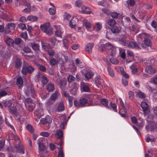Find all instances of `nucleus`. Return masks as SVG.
Instances as JSON below:
<instances>
[{"instance_id": "16", "label": "nucleus", "mask_w": 157, "mask_h": 157, "mask_svg": "<svg viewBox=\"0 0 157 157\" xmlns=\"http://www.w3.org/2000/svg\"><path fill=\"white\" fill-rule=\"evenodd\" d=\"M46 89L49 92H53L55 90V86L53 84L49 83L47 86Z\"/></svg>"}, {"instance_id": "20", "label": "nucleus", "mask_w": 157, "mask_h": 157, "mask_svg": "<svg viewBox=\"0 0 157 157\" xmlns=\"http://www.w3.org/2000/svg\"><path fill=\"white\" fill-rule=\"evenodd\" d=\"M100 102L102 105L106 108L109 109V107L108 106L109 101L106 98H102L100 100Z\"/></svg>"}, {"instance_id": "2", "label": "nucleus", "mask_w": 157, "mask_h": 157, "mask_svg": "<svg viewBox=\"0 0 157 157\" xmlns=\"http://www.w3.org/2000/svg\"><path fill=\"white\" fill-rule=\"evenodd\" d=\"M119 41L122 44L129 48H134L136 49H138L140 48L139 44L134 42H129L124 38H121L119 40Z\"/></svg>"}, {"instance_id": "56", "label": "nucleus", "mask_w": 157, "mask_h": 157, "mask_svg": "<svg viewBox=\"0 0 157 157\" xmlns=\"http://www.w3.org/2000/svg\"><path fill=\"white\" fill-rule=\"evenodd\" d=\"M83 4L81 0H77L75 2V5L77 7L81 6Z\"/></svg>"}, {"instance_id": "55", "label": "nucleus", "mask_w": 157, "mask_h": 157, "mask_svg": "<svg viewBox=\"0 0 157 157\" xmlns=\"http://www.w3.org/2000/svg\"><path fill=\"white\" fill-rule=\"evenodd\" d=\"M106 36V38L108 39H110L113 38V35L110 31H107Z\"/></svg>"}, {"instance_id": "35", "label": "nucleus", "mask_w": 157, "mask_h": 157, "mask_svg": "<svg viewBox=\"0 0 157 157\" xmlns=\"http://www.w3.org/2000/svg\"><path fill=\"white\" fill-rule=\"evenodd\" d=\"M126 2L128 5V7L129 6L132 7L134 6L135 3V0H128L126 1Z\"/></svg>"}, {"instance_id": "41", "label": "nucleus", "mask_w": 157, "mask_h": 157, "mask_svg": "<svg viewBox=\"0 0 157 157\" xmlns=\"http://www.w3.org/2000/svg\"><path fill=\"white\" fill-rule=\"evenodd\" d=\"M5 121L6 124L10 128L11 130H12L13 132H15V130L14 126L13 125H11L9 122L7 121V120L6 119H5Z\"/></svg>"}, {"instance_id": "15", "label": "nucleus", "mask_w": 157, "mask_h": 157, "mask_svg": "<svg viewBox=\"0 0 157 157\" xmlns=\"http://www.w3.org/2000/svg\"><path fill=\"white\" fill-rule=\"evenodd\" d=\"M82 13L86 14H89L91 13L90 9L88 7L84 6L82 7Z\"/></svg>"}, {"instance_id": "14", "label": "nucleus", "mask_w": 157, "mask_h": 157, "mask_svg": "<svg viewBox=\"0 0 157 157\" xmlns=\"http://www.w3.org/2000/svg\"><path fill=\"white\" fill-rule=\"evenodd\" d=\"M43 138H40L37 140V143L38 144L39 150V151H44L45 149V147L43 144L41 143L40 142L42 141Z\"/></svg>"}, {"instance_id": "39", "label": "nucleus", "mask_w": 157, "mask_h": 157, "mask_svg": "<svg viewBox=\"0 0 157 157\" xmlns=\"http://www.w3.org/2000/svg\"><path fill=\"white\" fill-rule=\"evenodd\" d=\"M9 27L11 30H13L15 29V25L14 23H9L6 25V28Z\"/></svg>"}, {"instance_id": "9", "label": "nucleus", "mask_w": 157, "mask_h": 157, "mask_svg": "<svg viewBox=\"0 0 157 157\" xmlns=\"http://www.w3.org/2000/svg\"><path fill=\"white\" fill-rule=\"evenodd\" d=\"M151 45V43L150 39L148 38H145L143 43L141 44L142 47L144 48L147 47H150Z\"/></svg>"}, {"instance_id": "57", "label": "nucleus", "mask_w": 157, "mask_h": 157, "mask_svg": "<svg viewBox=\"0 0 157 157\" xmlns=\"http://www.w3.org/2000/svg\"><path fill=\"white\" fill-rule=\"evenodd\" d=\"M122 109L124 111V113H122L121 112H119V114L122 117L124 118H126L127 117V116L126 115V111L125 110V109Z\"/></svg>"}, {"instance_id": "46", "label": "nucleus", "mask_w": 157, "mask_h": 157, "mask_svg": "<svg viewBox=\"0 0 157 157\" xmlns=\"http://www.w3.org/2000/svg\"><path fill=\"white\" fill-rule=\"evenodd\" d=\"M109 105L112 108L113 110L114 111L117 112V105L115 103H112L110 102L109 103Z\"/></svg>"}, {"instance_id": "12", "label": "nucleus", "mask_w": 157, "mask_h": 157, "mask_svg": "<svg viewBox=\"0 0 157 157\" xmlns=\"http://www.w3.org/2000/svg\"><path fill=\"white\" fill-rule=\"evenodd\" d=\"M60 95L59 91L56 90L52 94L50 98L51 101H55L57 98Z\"/></svg>"}, {"instance_id": "33", "label": "nucleus", "mask_w": 157, "mask_h": 157, "mask_svg": "<svg viewBox=\"0 0 157 157\" xmlns=\"http://www.w3.org/2000/svg\"><path fill=\"white\" fill-rule=\"evenodd\" d=\"M150 82L155 85H157V75L151 78Z\"/></svg>"}, {"instance_id": "30", "label": "nucleus", "mask_w": 157, "mask_h": 157, "mask_svg": "<svg viewBox=\"0 0 157 157\" xmlns=\"http://www.w3.org/2000/svg\"><path fill=\"white\" fill-rule=\"evenodd\" d=\"M107 71L109 75L111 77H113L114 76V73L113 70L111 67H109L107 68Z\"/></svg>"}, {"instance_id": "8", "label": "nucleus", "mask_w": 157, "mask_h": 157, "mask_svg": "<svg viewBox=\"0 0 157 157\" xmlns=\"http://www.w3.org/2000/svg\"><path fill=\"white\" fill-rule=\"evenodd\" d=\"M94 46V44L92 42H90L87 43L85 46V50L88 53H91L92 49Z\"/></svg>"}, {"instance_id": "60", "label": "nucleus", "mask_w": 157, "mask_h": 157, "mask_svg": "<svg viewBox=\"0 0 157 157\" xmlns=\"http://www.w3.org/2000/svg\"><path fill=\"white\" fill-rule=\"evenodd\" d=\"M18 26L19 28L23 30H25L26 29V27L24 23H20L19 24Z\"/></svg>"}, {"instance_id": "6", "label": "nucleus", "mask_w": 157, "mask_h": 157, "mask_svg": "<svg viewBox=\"0 0 157 157\" xmlns=\"http://www.w3.org/2000/svg\"><path fill=\"white\" fill-rule=\"evenodd\" d=\"M14 148L17 152L22 154L25 153V148L21 143L16 144L14 146Z\"/></svg>"}, {"instance_id": "38", "label": "nucleus", "mask_w": 157, "mask_h": 157, "mask_svg": "<svg viewBox=\"0 0 157 157\" xmlns=\"http://www.w3.org/2000/svg\"><path fill=\"white\" fill-rule=\"evenodd\" d=\"M48 81V80L46 76H42V77H41V82L43 85L46 84Z\"/></svg>"}, {"instance_id": "52", "label": "nucleus", "mask_w": 157, "mask_h": 157, "mask_svg": "<svg viewBox=\"0 0 157 157\" xmlns=\"http://www.w3.org/2000/svg\"><path fill=\"white\" fill-rule=\"evenodd\" d=\"M137 95L139 98H145V94L141 91H139L137 93Z\"/></svg>"}, {"instance_id": "61", "label": "nucleus", "mask_w": 157, "mask_h": 157, "mask_svg": "<svg viewBox=\"0 0 157 157\" xmlns=\"http://www.w3.org/2000/svg\"><path fill=\"white\" fill-rule=\"evenodd\" d=\"M4 105L5 107L9 108L11 106L12 104L10 101H6L4 102Z\"/></svg>"}, {"instance_id": "5", "label": "nucleus", "mask_w": 157, "mask_h": 157, "mask_svg": "<svg viewBox=\"0 0 157 157\" xmlns=\"http://www.w3.org/2000/svg\"><path fill=\"white\" fill-rule=\"evenodd\" d=\"M106 51L109 52L110 55L112 56H115L116 55V48L109 42L106 43Z\"/></svg>"}, {"instance_id": "34", "label": "nucleus", "mask_w": 157, "mask_h": 157, "mask_svg": "<svg viewBox=\"0 0 157 157\" xmlns=\"http://www.w3.org/2000/svg\"><path fill=\"white\" fill-rule=\"evenodd\" d=\"M32 47L33 50L35 51H39L40 45L39 44L34 43L32 45Z\"/></svg>"}, {"instance_id": "63", "label": "nucleus", "mask_w": 157, "mask_h": 157, "mask_svg": "<svg viewBox=\"0 0 157 157\" xmlns=\"http://www.w3.org/2000/svg\"><path fill=\"white\" fill-rule=\"evenodd\" d=\"M82 90L84 92H89L90 89L89 87L88 86L84 85L82 87Z\"/></svg>"}, {"instance_id": "7", "label": "nucleus", "mask_w": 157, "mask_h": 157, "mask_svg": "<svg viewBox=\"0 0 157 157\" xmlns=\"http://www.w3.org/2000/svg\"><path fill=\"white\" fill-rule=\"evenodd\" d=\"M95 83L96 86L101 88L104 85V80L99 77H96L95 78Z\"/></svg>"}, {"instance_id": "17", "label": "nucleus", "mask_w": 157, "mask_h": 157, "mask_svg": "<svg viewBox=\"0 0 157 157\" xmlns=\"http://www.w3.org/2000/svg\"><path fill=\"white\" fill-rule=\"evenodd\" d=\"M111 30L113 33H119L121 31V29L119 27L114 25L111 27Z\"/></svg>"}, {"instance_id": "10", "label": "nucleus", "mask_w": 157, "mask_h": 157, "mask_svg": "<svg viewBox=\"0 0 157 157\" xmlns=\"http://www.w3.org/2000/svg\"><path fill=\"white\" fill-rule=\"evenodd\" d=\"M52 118L49 116H46L44 118H42L40 120L41 122L43 124H50L52 122Z\"/></svg>"}, {"instance_id": "22", "label": "nucleus", "mask_w": 157, "mask_h": 157, "mask_svg": "<svg viewBox=\"0 0 157 157\" xmlns=\"http://www.w3.org/2000/svg\"><path fill=\"white\" fill-rule=\"evenodd\" d=\"M76 18L75 17H73L69 21V25L71 28L75 27L76 25L75 20Z\"/></svg>"}, {"instance_id": "50", "label": "nucleus", "mask_w": 157, "mask_h": 157, "mask_svg": "<svg viewBox=\"0 0 157 157\" xmlns=\"http://www.w3.org/2000/svg\"><path fill=\"white\" fill-rule=\"evenodd\" d=\"M128 98L131 100H132L134 98V94L133 92L130 91L128 93Z\"/></svg>"}, {"instance_id": "40", "label": "nucleus", "mask_w": 157, "mask_h": 157, "mask_svg": "<svg viewBox=\"0 0 157 157\" xmlns=\"http://www.w3.org/2000/svg\"><path fill=\"white\" fill-rule=\"evenodd\" d=\"M26 128L30 133H33L34 131V129L30 124H28L26 126Z\"/></svg>"}, {"instance_id": "62", "label": "nucleus", "mask_w": 157, "mask_h": 157, "mask_svg": "<svg viewBox=\"0 0 157 157\" xmlns=\"http://www.w3.org/2000/svg\"><path fill=\"white\" fill-rule=\"evenodd\" d=\"M132 122L134 124H136L137 123L138 120L135 117H132L131 118Z\"/></svg>"}, {"instance_id": "23", "label": "nucleus", "mask_w": 157, "mask_h": 157, "mask_svg": "<svg viewBox=\"0 0 157 157\" xmlns=\"http://www.w3.org/2000/svg\"><path fill=\"white\" fill-rule=\"evenodd\" d=\"M141 106L144 112L147 110L149 107V106L147 103L145 101H143L141 102Z\"/></svg>"}, {"instance_id": "58", "label": "nucleus", "mask_w": 157, "mask_h": 157, "mask_svg": "<svg viewBox=\"0 0 157 157\" xmlns=\"http://www.w3.org/2000/svg\"><path fill=\"white\" fill-rule=\"evenodd\" d=\"M83 24L86 28H90L91 27V25L90 23L87 21V20L84 21Z\"/></svg>"}, {"instance_id": "53", "label": "nucleus", "mask_w": 157, "mask_h": 157, "mask_svg": "<svg viewBox=\"0 0 157 157\" xmlns=\"http://www.w3.org/2000/svg\"><path fill=\"white\" fill-rule=\"evenodd\" d=\"M62 33V32L61 31V30L60 29L59 30H57L56 31L55 35L56 36L61 38Z\"/></svg>"}, {"instance_id": "4", "label": "nucleus", "mask_w": 157, "mask_h": 157, "mask_svg": "<svg viewBox=\"0 0 157 157\" xmlns=\"http://www.w3.org/2000/svg\"><path fill=\"white\" fill-rule=\"evenodd\" d=\"M41 29L44 33H46L48 35H51L52 32V31L50 28V24L49 23H45L40 26Z\"/></svg>"}, {"instance_id": "37", "label": "nucleus", "mask_w": 157, "mask_h": 157, "mask_svg": "<svg viewBox=\"0 0 157 157\" xmlns=\"http://www.w3.org/2000/svg\"><path fill=\"white\" fill-rule=\"evenodd\" d=\"M27 18L28 20L33 21H36L38 19V18L37 17L33 15L28 16Z\"/></svg>"}, {"instance_id": "27", "label": "nucleus", "mask_w": 157, "mask_h": 157, "mask_svg": "<svg viewBox=\"0 0 157 157\" xmlns=\"http://www.w3.org/2000/svg\"><path fill=\"white\" fill-rule=\"evenodd\" d=\"M63 47L67 49L69 47V42L67 38H64L63 39Z\"/></svg>"}, {"instance_id": "59", "label": "nucleus", "mask_w": 157, "mask_h": 157, "mask_svg": "<svg viewBox=\"0 0 157 157\" xmlns=\"http://www.w3.org/2000/svg\"><path fill=\"white\" fill-rule=\"evenodd\" d=\"M11 112L12 114L15 115L16 116H17L18 113L17 112V109L16 107L13 108V109H11Z\"/></svg>"}, {"instance_id": "1", "label": "nucleus", "mask_w": 157, "mask_h": 157, "mask_svg": "<svg viewBox=\"0 0 157 157\" xmlns=\"http://www.w3.org/2000/svg\"><path fill=\"white\" fill-rule=\"evenodd\" d=\"M92 95L86 94L81 97L78 102L76 100L74 101V104L76 107H83L87 106H92L91 102L93 101Z\"/></svg>"}, {"instance_id": "25", "label": "nucleus", "mask_w": 157, "mask_h": 157, "mask_svg": "<svg viewBox=\"0 0 157 157\" xmlns=\"http://www.w3.org/2000/svg\"><path fill=\"white\" fill-rule=\"evenodd\" d=\"M65 109L64 104L63 102H60L58 105L57 109V110L58 112H60L63 111Z\"/></svg>"}, {"instance_id": "28", "label": "nucleus", "mask_w": 157, "mask_h": 157, "mask_svg": "<svg viewBox=\"0 0 157 157\" xmlns=\"http://www.w3.org/2000/svg\"><path fill=\"white\" fill-rule=\"evenodd\" d=\"M94 74L92 72L87 71L85 74V77L86 79L89 80L93 76Z\"/></svg>"}, {"instance_id": "54", "label": "nucleus", "mask_w": 157, "mask_h": 157, "mask_svg": "<svg viewBox=\"0 0 157 157\" xmlns=\"http://www.w3.org/2000/svg\"><path fill=\"white\" fill-rule=\"evenodd\" d=\"M48 12L51 15H52L54 14L56 12L55 7H54L53 8H50L49 9Z\"/></svg>"}, {"instance_id": "42", "label": "nucleus", "mask_w": 157, "mask_h": 157, "mask_svg": "<svg viewBox=\"0 0 157 157\" xmlns=\"http://www.w3.org/2000/svg\"><path fill=\"white\" fill-rule=\"evenodd\" d=\"M98 50L101 52L106 51V43L105 44H101L99 47Z\"/></svg>"}, {"instance_id": "11", "label": "nucleus", "mask_w": 157, "mask_h": 157, "mask_svg": "<svg viewBox=\"0 0 157 157\" xmlns=\"http://www.w3.org/2000/svg\"><path fill=\"white\" fill-rule=\"evenodd\" d=\"M145 71L147 73L151 75L155 74L156 71L155 68L149 66L146 67Z\"/></svg>"}, {"instance_id": "31", "label": "nucleus", "mask_w": 157, "mask_h": 157, "mask_svg": "<svg viewBox=\"0 0 157 157\" xmlns=\"http://www.w3.org/2000/svg\"><path fill=\"white\" fill-rule=\"evenodd\" d=\"M24 103L26 107H27L28 105H29L33 103L32 100L30 98H27L25 99Z\"/></svg>"}, {"instance_id": "13", "label": "nucleus", "mask_w": 157, "mask_h": 157, "mask_svg": "<svg viewBox=\"0 0 157 157\" xmlns=\"http://www.w3.org/2000/svg\"><path fill=\"white\" fill-rule=\"evenodd\" d=\"M14 45L15 44L17 45H19L20 47L23 45L24 42L23 40L20 38H15L14 40Z\"/></svg>"}, {"instance_id": "64", "label": "nucleus", "mask_w": 157, "mask_h": 157, "mask_svg": "<svg viewBox=\"0 0 157 157\" xmlns=\"http://www.w3.org/2000/svg\"><path fill=\"white\" fill-rule=\"evenodd\" d=\"M58 157H64V154L62 149L59 150L58 155Z\"/></svg>"}, {"instance_id": "18", "label": "nucleus", "mask_w": 157, "mask_h": 157, "mask_svg": "<svg viewBox=\"0 0 157 157\" xmlns=\"http://www.w3.org/2000/svg\"><path fill=\"white\" fill-rule=\"evenodd\" d=\"M5 42L6 44L9 46H12L14 47V40L11 38L8 37L5 40Z\"/></svg>"}, {"instance_id": "45", "label": "nucleus", "mask_w": 157, "mask_h": 157, "mask_svg": "<svg viewBox=\"0 0 157 157\" xmlns=\"http://www.w3.org/2000/svg\"><path fill=\"white\" fill-rule=\"evenodd\" d=\"M102 28L101 24V23L98 22L96 24L95 26V30L96 31H99Z\"/></svg>"}, {"instance_id": "21", "label": "nucleus", "mask_w": 157, "mask_h": 157, "mask_svg": "<svg viewBox=\"0 0 157 157\" xmlns=\"http://www.w3.org/2000/svg\"><path fill=\"white\" fill-rule=\"evenodd\" d=\"M23 83V80L22 78L18 77L17 79L16 84L20 88L22 87Z\"/></svg>"}, {"instance_id": "43", "label": "nucleus", "mask_w": 157, "mask_h": 157, "mask_svg": "<svg viewBox=\"0 0 157 157\" xmlns=\"http://www.w3.org/2000/svg\"><path fill=\"white\" fill-rule=\"evenodd\" d=\"M29 94H30L31 97L33 98H35L36 96V93L33 88L31 87L29 91Z\"/></svg>"}, {"instance_id": "32", "label": "nucleus", "mask_w": 157, "mask_h": 157, "mask_svg": "<svg viewBox=\"0 0 157 157\" xmlns=\"http://www.w3.org/2000/svg\"><path fill=\"white\" fill-rule=\"evenodd\" d=\"M35 105L34 103H33L27 106L26 108L28 109L30 112H32L35 108Z\"/></svg>"}, {"instance_id": "44", "label": "nucleus", "mask_w": 157, "mask_h": 157, "mask_svg": "<svg viewBox=\"0 0 157 157\" xmlns=\"http://www.w3.org/2000/svg\"><path fill=\"white\" fill-rule=\"evenodd\" d=\"M50 57H53L55 54V52L53 50L50 49L47 52Z\"/></svg>"}, {"instance_id": "48", "label": "nucleus", "mask_w": 157, "mask_h": 157, "mask_svg": "<svg viewBox=\"0 0 157 157\" xmlns=\"http://www.w3.org/2000/svg\"><path fill=\"white\" fill-rule=\"evenodd\" d=\"M146 34L145 33H142L140 34H139L138 35V40H141L143 38H146L145 37L146 36Z\"/></svg>"}, {"instance_id": "49", "label": "nucleus", "mask_w": 157, "mask_h": 157, "mask_svg": "<svg viewBox=\"0 0 157 157\" xmlns=\"http://www.w3.org/2000/svg\"><path fill=\"white\" fill-rule=\"evenodd\" d=\"M68 81L69 82H71L74 81L75 79V78L71 75H70L67 78Z\"/></svg>"}, {"instance_id": "47", "label": "nucleus", "mask_w": 157, "mask_h": 157, "mask_svg": "<svg viewBox=\"0 0 157 157\" xmlns=\"http://www.w3.org/2000/svg\"><path fill=\"white\" fill-rule=\"evenodd\" d=\"M108 23L109 25L112 26H114L116 24L115 21L112 19H110L109 20L108 22Z\"/></svg>"}, {"instance_id": "29", "label": "nucleus", "mask_w": 157, "mask_h": 157, "mask_svg": "<svg viewBox=\"0 0 157 157\" xmlns=\"http://www.w3.org/2000/svg\"><path fill=\"white\" fill-rule=\"evenodd\" d=\"M22 63L20 59L17 58L16 59L15 62V66L16 68H18L21 66Z\"/></svg>"}, {"instance_id": "24", "label": "nucleus", "mask_w": 157, "mask_h": 157, "mask_svg": "<svg viewBox=\"0 0 157 157\" xmlns=\"http://www.w3.org/2000/svg\"><path fill=\"white\" fill-rule=\"evenodd\" d=\"M42 47L45 51L47 52L50 49V44L48 43H43L42 44Z\"/></svg>"}, {"instance_id": "19", "label": "nucleus", "mask_w": 157, "mask_h": 157, "mask_svg": "<svg viewBox=\"0 0 157 157\" xmlns=\"http://www.w3.org/2000/svg\"><path fill=\"white\" fill-rule=\"evenodd\" d=\"M59 87L62 90H64L67 84L66 81L64 80H60L59 81Z\"/></svg>"}, {"instance_id": "51", "label": "nucleus", "mask_w": 157, "mask_h": 157, "mask_svg": "<svg viewBox=\"0 0 157 157\" xmlns=\"http://www.w3.org/2000/svg\"><path fill=\"white\" fill-rule=\"evenodd\" d=\"M110 62L113 64H116L118 63L119 61L116 58H112L110 59Z\"/></svg>"}, {"instance_id": "36", "label": "nucleus", "mask_w": 157, "mask_h": 157, "mask_svg": "<svg viewBox=\"0 0 157 157\" xmlns=\"http://www.w3.org/2000/svg\"><path fill=\"white\" fill-rule=\"evenodd\" d=\"M49 61L50 65L52 66L55 65L57 63V60L52 57L50 58Z\"/></svg>"}, {"instance_id": "3", "label": "nucleus", "mask_w": 157, "mask_h": 157, "mask_svg": "<svg viewBox=\"0 0 157 157\" xmlns=\"http://www.w3.org/2000/svg\"><path fill=\"white\" fill-rule=\"evenodd\" d=\"M34 68L28 63H26L23 65L21 71V73L24 75L27 74H31L34 71Z\"/></svg>"}, {"instance_id": "26", "label": "nucleus", "mask_w": 157, "mask_h": 157, "mask_svg": "<svg viewBox=\"0 0 157 157\" xmlns=\"http://www.w3.org/2000/svg\"><path fill=\"white\" fill-rule=\"evenodd\" d=\"M55 135L58 139H61L63 136L62 131L61 130H57L56 131Z\"/></svg>"}]
</instances>
